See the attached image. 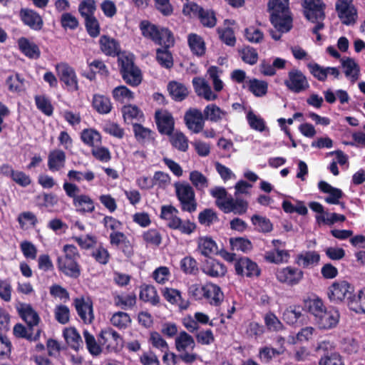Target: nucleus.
<instances>
[{"instance_id":"f257e3e1","label":"nucleus","mask_w":365,"mask_h":365,"mask_svg":"<svg viewBox=\"0 0 365 365\" xmlns=\"http://www.w3.org/2000/svg\"><path fill=\"white\" fill-rule=\"evenodd\" d=\"M63 255L58 257L56 265L59 272L67 277L77 279L82 272L80 264L81 254L74 245L66 244L62 249Z\"/></svg>"},{"instance_id":"f03ea898","label":"nucleus","mask_w":365,"mask_h":365,"mask_svg":"<svg viewBox=\"0 0 365 365\" xmlns=\"http://www.w3.org/2000/svg\"><path fill=\"white\" fill-rule=\"evenodd\" d=\"M267 10L270 22L277 31L287 33L292 29L293 19L289 9V0H269Z\"/></svg>"},{"instance_id":"7ed1b4c3","label":"nucleus","mask_w":365,"mask_h":365,"mask_svg":"<svg viewBox=\"0 0 365 365\" xmlns=\"http://www.w3.org/2000/svg\"><path fill=\"white\" fill-rule=\"evenodd\" d=\"M354 287L346 280L334 282L327 289V297L331 302L341 304L344 302L351 309L356 303V295L354 294Z\"/></svg>"},{"instance_id":"20e7f679","label":"nucleus","mask_w":365,"mask_h":365,"mask_svg":"<svg viewBox=\"0 0 365 365\" xmlns=\"http://www.w3.org/2000/svg\"><path fill=\"white\" fill-rule=\"evenodd\" d=\"M178 210L173 205H163L160 218L168 221L167 226L172 230H179L182 234L190 235L196 229V225L189 220L183 221L178 216Z\"/></svg>"},{"instance_id":"39448f33","label":"nucleus","mask_w":365,"mask_h":365,"mask_svg":"<svg viewBox=\"0 0 365 365\" xmlns=\"http://www.w3.org/2000/svg\"><path fill=\"white\" fill-rule=\"evenodd\" d=\"M119 71L123 80L126 84L137 87L143 80V75L140 69L135 65L132 56L122 54L118 59Z\"/></svg>"},{"instance_id":"423d86ee","label":"nucleus","mask_w":365,"mask_h":365,"mask_svg":"<svg viewBox=\"0 0 365 365\" xmlns=\"http://www.w3.org/2000/svg\"><path fill=\"white\" fill-rule=\"evenodd\" d=\"M174 186L182 211L190 213L195 212L197 202L193 187L187 182H175Z\"/></svg>"},{"instance_id":"0eeeda50","label":"nucleus","mask_w":365,"mask_h":365,"mask_svg":"<svg viewBox=\"0 0 365 365\" xmlns=\"http://www.w3.org/2000/svg\"><path fill=\"white\" fill-rule=\"evenodd\" d=\"M139 28L142 35L156 45H161L165 40H168L174 36L168 28L160 27L148 20L141 21Z\"/></svg>"},{"instance_id":"6e6552de","label":"nucleus","mask_w":365,"mask_h":365,"mask_svg":"<svg viewBox=\"0 0 365 365\" xmlns=\"http://www.w3.org/2000/svg\"><path fill=\"white\" fill-rule=\"evenodd\" d=\"M182 12L185 15H190L191 13L197 15L205 27L213 28L217 24L215 12L212 9H205L196 3L185 4Z\"/></svg>"},{"instance_id":"1a4fd4ad","label":"nucleus","mask_w":365,"mask_h":365,"mask_svg":"<svg viewBox=\"0 0 365 365\" xmlns=\"http://www.w3.org/2000/svg\"><path fill=\"white\" fill-rule=\"evenodd\" d=\"M284 84L289 91L294 93H302L309 88L307 76L297 68H293L288 72Z\"/></svg>"},{"instance_id":"9d476101","label":"nucleus","mask_w":365,"mask_h":365,"mask_svg":"<svg viewBox=\"0 0 365 365\" xmlns=\"http://www.w3.org/2000/svg\"><path fill=\"white\" fill-rule=\"evenodd\" d=\"M302 7L305 18L311 21H324L326 4L322 0H303Z\"/></svg>"},{"instance_id":"9b49d317","label":"nucleus","mask_w":365,"mask_h":365,"mask_svg":"<svg viewBox=\"0 0 365 365\" xmlns=\"http://www.w3.org/2000/svg\"><path fill=\"white\" fill-rule=\"evenodd\" d=\"M335 10L343 24L349 26L356 22L357 10L353 0H336Z\"/></svg>"},{"instance_id":"f8f14e48","label":"nucleus","mask_w":365,"mask_h":365,"mask_svg":"<svg viewBox=\"0 0 365 365\" xmlns=\"http://www.w3.org/2000/svg\"><path fill=\"white\" fill-rule=\"evenodd\" d=\"M339 319L340 314L337 309L327 307L322 314L314 318L313 322L320 330H329L337 326Z\"/></svg>"},{"instance_id":"ddd939ff","label":"nucleus","mask_w":365,"mask_h":365,"mask_svg":"<svg viewBox=\"0 0 365 365\" xmlns=\"http://www.w3.org/2000/svg\"><path fill=\"white\" fill-rule=\"evenodd\" d=\"M275 276L278 282L289 287L299 284L304 277V272L298 268L288 266L278 268Z\"/></svg>"},{"instance_id":"4468645a","label":"nucleus","mask_w":365,"mask_h":365,"mask_svg":"<svg viewBox=\"0 0 365 365\" xmlns=\"http://www.w3.org/2000/svg\"><path fill=\"white\" fill-rule=\"evenodd\" d=\"M154 118L158 130L161 135L170 136L173 134L175 120L170 111L158 109L155 112Z\"/></svg>"},{"instance_id":"2eb2a0df","label":"nucleus","mask_w":365,"mask_h":365,"mask_svg":"<svg viewBox=\"0 0 365 365\" xmlns=\"http://www.w3.org/2000/svg\"><path fill=\"white\" fill-rule=\"evenodd\" d=\"M73 305L77 314L83 323L91 324L94 320L93 304L90 297H76L73 299Z\"/></svg>"},{"instance_id":"dca6fc26","label":"nucleus","mask_w":365,"mask_h":365,"mask_svg":"<svg viewBox=\"0 0 365 365\" xmlns=\"http://www.w3.org/2000/svg\"><path fill=\"white\" fill-rule=\"evenodd\" d=\"M235 269L237 275L247 277H259L261 269L258 264L247 257H241L235 262Z\"/></svg>"},{"instance_id":"f3484780","label":"nucleus","mask_w":365,"mask_h":365,"mask_svg":"<svg viewBox=\"0 0 365 365\" xmlns=\"http://www.w3.org/2000/svg\"><path fill=\"white\" fill-rule=\"evenodd\" d=\"M21 22L31 30L41 31L44 25L42 16L36 11L29 8H21L19 13Z\"/></svg>"},{"instance_id":"a211bd4d","label":"nucleus","mask_w":365,"mask_h":365,"mask_svg":"<svg viewBox=\"0 0 365 365\" xmlns=\"http://www.w3.org/2000/svg\"><path fill=\"white\" fill-rule=\"evenodd\" d=\"M184 121L187 128L194 133L202 131L205 126V118L202 113L197 108H190L184 115Z\"/></svg>"},{"instance_id":"6ab92c4d","label":"nucleus","mask_w":365,"mask_h":365,"mask_svg":"<svg viewBox=\"0 0 365 365\" xmlns=\"http://www.w3.org/2000/svg\"><path fill=\"white\" fill-rule=\"evenodd\" d=\"M175 44L174 36L168 40H165L161 47L156 49V60L162 67L170 69L173 66V58L170 48Z\"/></svg>"},{"instance_id":"aec40b11","label":"nucleus","mask_w":365,"mask_h":365,"mask_svg":"<svg viewBox=\"0 0 365 365\" xmlns=\"http://www.w3.org/2000/svg\"><path fill=\"white\" fill-rule=\"evenodd\" d=\"M59 79L63 82L69 92L78 91V81L74 69L68 64H63L58 70Z\"/></svg>"},{"instance_id":"412c9836","label":"nucleus","mask_w":365,"mask_h":365,"mask_svg":"<svg viewBox=\"0 0 365 365\" xmlns=\"http://www.w3.org/2000/svg\"><path fill=\"white\" fill-rule=\"evenodd\" d=\"M99 46L101 51L108 56H117L118 59L119 56L126 54L125 52H121L119 42L107 35H103L101 36L99 39Z\"/></svg>"},{"instance_id":"4be33fe9","label":"nucleus","mask_w":365,"mask_h":365,"mask_svg":"<svg viewBox=\"0 0 365 365\" xmlns=\"http://www.w3.org/2000/svg\"><path fill=\"white\" fill-rule=\"evenodd\" d=\"M222 211L224 213H230L233 212L235 215H242L247 212L249 207V203L246 200L242 198H240L237 196H235V198L232 197L231 195H229L227 200H226V204L222 205Z\"/></svg>"},{"instance_id":"5701e85b","label":"nucleus","mask_w":365,"mask_h":365,"mask_svg":"<svg viewBox=\"0 0 365 365\" xmlns=\"http://www.w3.org/2000/svg\"><path fill=\"white\" fill-rule=\"evenodd\" d=\"M201 270L209 277H220L226 274L227 267L218 260L209 257L202 262Z\"/></svg>"},{"instance_id":"b1692460","label":"nucleus","mask_w":365,"mask_h":365,"mask_svg":"<svg viewBox=\"0 0 365 365\" xmlns=\"http://www.w3.org/2000/svg\"><path fill=\"white\" fill-rule=\"evenodd\" d=\"M304 310L314 318L321 314L327 308L322 298L316 294L308 297L303 300Z\"/></svg>"},{"instance_id":"393cba45","label":"nucleus","mask_w":365,"mask_h":365,"mask_svg":"<svg viewBox=\"0 0 365 365\" xmlns=\"http://www.w3.org/2000/svg\"><path fill=\"white\" fill-rule=\"evenodd\" d=\"M318 188L321 192L329 194L324 200L329 205L339 203V200L344 196V192L341 189L334 187L324 180H320L318 182Z\"/></svg>"},{"instance_id":"a878e982","label":"nucleus","mask_w":365,"mask_h":365,"mask_svg":"<svg viewBox=\"0 0 365 365\" xmlns=\"http://www.w3.org/2000/svg\"><path fill=\"white\" fill-rule=\"evenodd\" d=\"M192 83L198 96L203 97L207 101H215L217 98V95L212 91L210 86L204 78L195 77Z\"/></svg>"},{"instance_id":"bb28decb","label":"nucleus","mask_w":365,"mask_h":365,"mask_svg":"<svg viewBox=\"0 0 365 365\" xmlns=\"http://www.w3.org/2000/svg\"><path fill=\"white\" fill-rule=\"evenodd\" d=\"M19 317L26 323L27 327H34L40 322L38 313L30 304H21L17 308Z\"/></svg>"},{"instance_id":"cd10ccee","label":"nucleus","mask_w":365,"mask_h":365,"mask_svg":"<svg viewBox=\"0 0 365 365\" xmlns=\"http://www.w3.org/2000/svg\"><path fill=\"white\" fill-rule=\"evenodd\" d=\"M204 299H206L211 305L219 306L223 301L224 294L221 288L213 283L205 284Z\"/></svg>"},{"instance_id":"c85d7f7f","label":"nucleus","mask_w":365,"mask_h":365,"mask_svg":"<svg viewBox=\"0 0 365 365\" xmlns=\"http://www.w3.org/2000/svg\"><path fill=\"white\" fill-rule=\"evenodd\" d=\"M99 338L100 343L107 347H117L123 341V337L110 327L102 329Z\"/></svg>"},{"instance_id":"c756f323","label":"nucleus","mask_w":365,"mask_h":365,"mask_svg":"<svg viewBox=\"0 0 365 365\" xmlns=\"http://www.w3.org/2000/svg\"><path fill=\"white\" fill-rule=\"evenodd\" d=\"M20 51L31 59H38L41 56L38 46L26 37H21L17 41Z\"/></svg>"},{"instance_id":"7c9ffc66","label":"nucleus","mask_w":365,"mask_h":365,"mask_svg":"<svg viewBox=\"0 0 365 365\" xmlns=\"http://www.w3.org/2000/svg\"><path fill=\"white\" fill-rule=\"evenodd\" d=\"M139 299L153 306H159L160 299L153 285L143 284L140 287Z\"/></svg>"},{"instance_id":"2f4dec72","label":"nucleus","mask_w":365,"mask_h":365,"mask_svg":"<svg viewBox=\"0 0 365 365\" xmlns=\"http://www.w3.org/2000/svg\"><path fill=\"white\" fill-rule=\"evenodd\" d=\"M167 88L171 98L176 102L184 101L189 95L187 87L176 81H170Z\"/></svg>"},{"instance_id":"473e14b6","label":"nucleus","mask_w":365,"mask_h":365,"mask_svg":"<svg viewBox=\"0 0 365 365\" xmlns=\"http://www.w3.org/2000/svg\"><path fill=\"white\" fill-rule=\"evenodd\" d=\"M73 205L76 212L81 214L92 213L96 208L94 200L86 194L79 195L73 200Z\"/></svg>"},{"instance_id":"72a5a7b5","label":"nucleus","mask_w":365,"mask_h":365,"mask_svg":"<svg viewBox=\"0 0 365 365\" xmlns=\"http://www.w3.org/2000/svg\"><path fill=\"white\" fill-rule=\"evenodd\" d=\"M289 258V251L280 250L279 248H274L272 250L267 251L264 255V259L266 262L275 264L287 263Z\"/></svg>"},{"instance_id":"f704fd0d","label":"nucleus","mask_w":365,"mask_h":365,"mask_svg":"<svg viewBox=\"0 0 365 365\" xmlns=\"http://www.w3.org/2000/svg\"><path fill=\"white\" fill-rule=\"evenodd\" d=\"M34 327H26L24 325L18 323L13 329V334L16 338L26 339L29 341H36L40 337L41 330L38 329L36 334H34Z\"/></svg>"},{"instance_id":"c9c22d12","label":"nucleus","mask_w":365,"mask_h":365,"mask_svg":"<svg viewBox=\"0 0 365 365\" xmlns=\"http://www.w3.org/2000/svg\"><path fill=\"white\" fill-rule=\"evenodd\" d=\"M124 121L126 123H133L134 120L142 121L144 120L143 111L135 105H125L121 108Z\"/></svg>"},{"instance_id":"e433bc0d","label":"nucleus","mask_w":365,"mask_h":365,"mask_svg":"<svg viewBox=\"0 0 365 365\" xmlns=\"http://www.w3.org/2000/svg\"><path fill=\"white\" fill-rule=\"evenodd\" d=\"M320 261V255L316 251H305L297 255L295 263L303 268L317 264Z\"/></svg>"},{"instance_id":"4c0bfd02","label":"nucleus","mask_w":365,"mask_h":365,"mask_svg":"<svg viewBox=\"0 0 365 365\" xmlns=\"http://www.w3.org/2000/svg\"><path fill=\"white\" fill-rule=\"evenodd\" d=\"M81 140L87 146L92 148L102 143L101 133L93 128H85L81 132Z\"/></svg>"},{"instance_id":"58836bf2","label":"nucleus","mask_w":365,"mask_h":365,"mask_svg":"<svg viewBox=\"0 0 365 365\" xmlns=\"http://www.w3.org/2000/svg\"><path fill=\"white\" fill-rule=\"evenodd\" d=\"M92 106L100 114H108L113 108L110 98L101 94L93 95Z\"/></svg>"},{"instance_id":"ea45409f","label":"nucleus","mask_w":365,"mask_h":365,"mask_svg":"<svg viewBox=\"0 0 365 365\" xmlns=\"http://www.w3.org/2000/svg\"><path fill=\"white\" fill-rule=\"evenodd\" d=\"M66 153L61 150L51 151L48 157V167L51 171H58L64 166Z\"/></svg>"},{"instance_id":"a19ab883","label":"nucleus","mask_w":365,"mask_h":365,"mask_svg":"<svg viewBox=\"0 0 365 365\" xmlns=\"http://www.w3.org/2000/svg\"><path fill=\"white\" fill-rule=\"evenodd\" d=\"M341 66L344 68V74L351 82L354 83L359 77L360 68L351 58L341 59Z\"/></svg>"},{"instance_id":"79ce46f5","label":"nucleus","mask_w":365,"mask_h":365,"mask_svg":"<svg viewBox=\"0 0 365 365\" xmlns=\"http://www.w3.org/2000/svg\"><path fill=\"white\" fill-rule=\"evenodd\" d=\"M63 334L67 344L72 349L78 351L82 346L83 341L76 329L73 327L66 328Z\"/></svg>"},{"instance_id":"37998d69","label":"nucleus","mask_w":365,"mask_h":365,"mask_svg":"<svg viewBox=\"0 0 365 365\" xmlns=\"http://www.w3.org/2000/svg\"><path fill=\"white\" fill-rule=\"evenodd\" d=\"M175 348L178 351H185L187 349H194L195 342L193 337L185 331L179 333L175 340Z\"/></svg>"},{"instance_id":"c03bdc74","label":"nucleus","mask_w":365,"mask_h":365,"mask_svg":"<svg viewBox=\"0 0 365 365\" xmlns=\"http://www.w3.org/2000/svg\"><path fill=\"white\" fill-rule=\"evenodd\" d=\"M189 47L193 54L197 56H202L205 53V43L203 38L196 34H190L187 37Z\"/></svg>"},{"instance_id":"a18cd8bd","label":"nucleus","mask_w":365,"mask_h":365,"mask_svg":"<svg viewBox=\"0 0 365 365\" xmlns=\"http://www.w3.org/2000/svg\"><path fill=\"white\" fill-rule=\"evenodd\" d=\"M197 248L200 251L201 255L205 257H210L211 255L217 252L216 242L209 237L200 238Z\"/></svg>"},{"instance_id":"49530a36","label":"nucleus","mask_w":365,"mask_h":365,"mask_svg":"<svg viewBox=\"0 0 365 365\" xmlns=\"http://www.w3.org/2000/svg\"><path fill=\"white\" fill-rule=\"evenodd\" d=\"M251 222L255 226L256 230L262 233H269L273 230V225L270 220L259 215H253Z\"/></svg>"},{"instance_id":"de8ad7c7","label":"nucleus","mask_w":365,"mask_h":365,"mask_svg":"<svg viewBox=\"0 0 365 365\" xmlns=\"http://www.w3.org/2000/svg\"><path fill=\"white\" fill-rule=\"evenodd\" d=\"M202 114L205 120L218 122L222 120V116L226 114V112L215 104H209L205 108Z\"/></svg>"},{"instance_id":"09e8293b","label":"nucleus","mask_w":365,"mask_h":365,"mask_svg":"<svg viewBox=\"0 0 365 365\" xmlns=\"http://www.w3.org/2000/svg\"><path fill=\"white\" fill-rule=\"evenodd\" d=\"M248 88L256 97H262L267 93L268 83L264 81L252 78L248 82Z\"/></svg>"},{"instance_id":"8fccbe9b","label":"nucleus","mask_w":365,"mask_h":365,"mask_svg":"<svg viewBox=\"0 0 365 365\" xmlns=\"http://www.w3.org/2000/svg\"><path fill=\"white\" fill-rule=\"evenodd\" d=\"M112 96L115 101L121 103L130 101L134 98V93L125 86H119L113 88Z\"/></svg>"},{"instance_id":"3c124183","label":"nucleus","mask_w":365,"mask_h":365,"mask_svg":"<svg viewBox=\"0 0 365 365\" xmlns=\"http://www.w3.org/2000/svg\"><path fill=\"white\" fill-rule=\"evenodd\" d=\"M36 108L44 115L51 116L53 113V106L51 100L45 95H36L34 97Z\"/></svg>"},{"instance_id":"603ef678","label":"nucleus","mask_w":365,"mask_h":365,"mask_svg":"<svg viewBox=\"0 0 365 365\" xmlns=\"http://www.w3.org/2000/svg\"><path fill=\"white\" fill-rule=\"evenodd\" d=\"M180 267L185 274L196 275L199 272L198 264L191 256L183 257L180 262Z\"/></svg>"},{"instance_id":"864d4df0","label":"nucleus","mask_w":365,"mask_h":365,"mask_svg":"<svg viewBox=\"0 0 365 365\" xmlns=\"http://www.w3.org/2000/svg\"><path fill=\"white\" fill-rule=\"evenodd\" d=\"M230 244L232 250L241 251L247 253L253 249L252 242L245 237H231L230 239Z\"/></svg>"},{"instance_id":"5fc2aeb1","label":"nucleus","mask_w":365,"mask_h":365,"mask_svg":"<svg viewBox=\"0 0 365 365\" xmlns=\"http://www.w3.org/2000/svg\"><path fill=\"white\" fill-rule=\"evenodd\" d=\"M114 304L122 309H131L136 304V296L133 293L126 296L116 295L114 297Z\"/></svg>"},{"instance_id":"6e6d98bb","label":"nucleus","mask_w":365,"mask_h":365,"mask_svg":"<svg viewBox=\"0 0 365 365\" xmlns=\"http://www.w3.org/2000/svg\"><path fill=\"white\" fill-rule=\"evenodd\" d=\"M110 323L120 329H124L131 323V319L128 313L119 311L112 315Z\"/></svg>"},{"instance_id":"4d7b16f0","label":"nucleus","mask_w":365,"mask_h":365,"mask_svg":"<svg viewBox=\"0 0 365 365\" xmlns=\"http://www.w3.org/2000/svg\"><path fill=\"white\" fill-rule=\"evenodd\" d=\"M302 317V311L299 307L290 306L283 313V319L288 324L294 325L301 320Z\"/></svg>"},{"instance_id":"13d9d810","label":"nucleus","mask_w":365,"mask_h":365,"mask_svg":"<svg viewBox=\"0 0 365 365\" xmlns=\"http://www.w3.org/2000/svg\"><path fill=\"white\" fill-rule=\"evenodd\" d=\"M217 212L211 208H205L198 215V222L200 225L210 227L214 222H219Z\"/></svg>"},{"instance_id":"bf43d9fd","label":"nucleus","mask_w":365,"mask_h":365,"mask_svg":"<svg viewBox=\"0 0 365 365\" xmlns=\"http://www.w3.org/2000/svg\"><path fill=\"white\" fill-rule=\"evenodd\" d=\"M210 193L215 199V205L222 210V205L225 206L229 197L227 190L223 187L216 186L210 190Z\"/></svg>"},{"instance_id":"052dcab7","label":"nucleus","mask_w":365,"mask_h":365,"mask_svg":"<svg viewBox=\"0 0 365 365\" xmlns=\"http://www.w3.org/2000/svg\"><path fill=\"white\" fill-rule=\"evenodd\" d=\"M189 179L197 190L203 191L208 186L207 178L197 170L192 171L190 173Z\"/></svg>"},{"instance_id":"680f3d73","label":"nucleus","mask_w":365,"mask_h":365,"mask_svg":"<svg viewBox=\"0 0 365 365\" xmlns=\"http://www.w3.org/2000/svg\"><path fill=\"white\" fill-rule=\"evenodd\" d=\"M133 130L135 138L138 142H145L153 138L151 136L153 131L150 129L144 127L140 123H133Z\"/></svg>"},{"instance_id":"e2e57ef3","label":"nucleus","mask_w":365,"mask_h":365,"mask_svg":"<svg viewBox=\"0 0 365 365\" xmlns=\"http://www.w3.org/2000/svg\"><path fill=\"white\" fill-rule=\"evenodd\" d=\"M144 242L150 245L158 247L162 242V236L156 229H149L143 234Z\"/></svg>"},{"instance_id":"0e129e2a","label":"nucleus","mask_w":365,"mask_h":365,"mask_svg":"<svg viewBox=\"0 0 365 365\" xmlns=\"http://www.w3.org/2000/svg\"><path fill=\"white\" fill-rule=\"evenodd\" d=\"M96 9V6L95 0H83L78 6V11L84 19L94 16Z\"/></svg>"},{"instance_id":"69168bd1","label":"nucleus","mask_w":365,"mask_h":365,"mask_svg":"<svg viewBox=\"0 0 365 365\" xmlns=\"http://www.w3.org/2000/svg\"><path fill=\"white\" fill-rule=\"evenodd\" d=\"M83 336L86 347L92 355L97 356L102 351L101 346L96 342V340L93 334H91L88 330L83 331Z\"/></svg>"},{"instance_id":"338daca9","label":"nucleus","mask_w":365,"mask_h":365,"mask_svg":"<svg viewBox=\"0 0 365 365\" xmlns=\"http://www.w3.org/2000/svg\"><path fill=\"white\" fill-rule=\"evenodd\" d=\"M6 83L9 91L19 93L23 90L24 79L16 73L14 76H9Z\"/></svg>"},{"instance_id":"774afa93","label":"nucleus","mask_w":365,"mask_h":365,"mask_svg":"<svg viewBox=\"0 0 365 365\" xmlns=\"http://www.w3.org/2000/svg\"><path fill=\"white\" fill-rule=\"evenodd\" d=\"M247 120L252 129L259 132H262L265 130L266 125L264 119L256 115L252 110L247 113Z\"/></svg>"}]
</instances>
